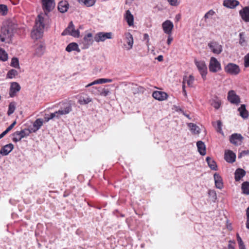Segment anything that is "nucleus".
Masks as SVG:
<instances>
[{"label": "nucleus", "mask_w": 249, "mask_h": 249, "mask_svg": "<svg viewBox=\"0 0 249 249\" xmlns=\"http://www.w3.org/2000/svg\"><path fill=\"white\" fill-rule=\"evenodd\" d=\"M240 45L242 46H245L247 45V41L246 40L245 34L244 32L240 33L239 34V41Z\"/></svg>", "instance_id": "obj_35"}, {"label": "nucleus", "mask_w": 249, "mask_h": 249, "mask_svg": "<svg viewBox=\"0 0 249 249\" xmlns=\"http://www.w3.org/2000/svg\"><path fill=\"white\" fill-rule=\"evenodd\" d=\"M198 151L200 155H205L206 154V146L204 143L201 141H198L196 143Z\"/></svg>", "instance_id": "obj_27"}, {"label": "nucleus", "mask_w": 249, "mask_h": 249, "mask_svg": "<svg viewBox=\"0 0 249 249\" xmlns=\"http://www.w3.org/2000/svg\"><path fill=\"white\" fill-rule=\"evenodd\" d=\"M241 189L243 194L249 195V182H244L242 184Z\"/></svg>", "instance_id": "obj_34"}, {"label": "nucleus", "mask_w": 249, "mask_h": 249, "mask_svg": "<svg viewBox=\"0 0 249 249\" xmlns=\"http://www.w3.org/2000/svg\"><path fill=\"white\" fill-rule=\"evenodd\" d=\"M96 89V87H92L91 89H89V90L92 93H95V90Z\"/></svg>", "instance_id": "obj_62"}, {"label": "nucleus", "mask_w": 249, "mask_h": 249, "mask_svg": "<svg viewBox=\"0 0 249 249\" xmlns=\"http://www.w3.org/2000/svg\"><path fill=\"white\" fill-rule=\"evenodd\" d=\"M152 96L154 98L159 101H163L167 98L168 95L165 92L155 91L153 92Z\"/></svg>", "instance_id": "obj_16"}, {"label": "nucleus", "mask_w": 249, "mask_h": 249, "mask_svg": "<svg viewBox=\"0 0 249 249\" xmlns=\"http://www.w3.org/2000/svg\"><path fill=\"white\" fill-rule=\"evenodd\" d=\"M209 69L211 72L215 73L221 70V64L216 58L212 57L210 60Z\"/></svg>", "instance_id": "obj_4"}, {"label": "nucleus", "mask_w": 249, "mask_h": 249, "mask_svg": "<svg viewBox=\"0 0 249 249\" xmlns=\"http://www.w3.org/2000/svg\"><path fill=\"white\" fill-rule=\"evenodd\" d=\"M246 175V171L241 168L237 169L234 173L235 180L236 181H239Z\"/></svg>", "instance_id": "obj_24"}, {"label": "nucleus", "mask_w": 249, "mask_h": 249, "mask_svg": "<svg viewBox=\"0 0 249 249\" xmlns=\"http://www.w3.org/2000/svg\"><path fill=\"white\" fill-rule=\"evenodd\" d=\"M79 31L75 30L74 26L72 21L69 23L68 27L62 33V36L71 35L74 37H79Z\"/></svg>", "instance_id": "obj_5"}, {"label": "nucleus", "mask_w": 249, "mask_h": 249, "mask_svg": "<svg viewBox=\"0 0 249 249\" xmlns=\"http://www.w3.org/2000/svg\"><path fill=\"white\" fill-rule=\"evenodd\" d=\"M239 14L243 20L249 22V6L243 8L239 11Z\"/></svg>", "instance_id": "obj_21"}, {"label": "nucleus", "mask_w": 249, "mask_h": 249, "mask_svg": "<svg viewBox=\"0 0 249 249\" xmlns=\"http://www.w3.org/2000/svg\"><path fill=\"white\" fill-rule=\"evenodd\" d=\"M96 84H100V82H99V79H97V80H94V81H93L92 82L87 85L85 87L86 88H89L90 86H92L93 85H96Z\"/></svg>", "instance_id": "obj_52"}, {"label": "nucleus", "mask_w": 249, "mask_h": 249, "mask_svg": "<svg viewBox=\"0 0 249 249\" xmlns=\"http://www.w3.org/2000/svg\"><path fill=\"white\" fill-rule=\"evenodd\" d=\"M194 81V76L190 75L189 77L185 76V77L183 78V84L185 85V84L186 83L189 87H192L193 85Z\"/></svg>", "instance_id": "obj_30"}, {"label": "nucleus", "mask_w": 249, "mask_h": 249, "mask_svg": "<svg viewBox=\"0 0 249 249\" xmlns=\"http://www.w3.org/2000/svg\"><path fill=\"white\" fill-rule=\"evenodd\" d=\"M18 133L22 139L28 136L31 133V131L29 129H24L20 131H18Z\"/></svg>", "instance_id": "obj_37"}, {"label": "nucleus", "mask_w": 249, "mask_h": 249, "mask_svg": "<svg viewBox=\"0 0 249 249\" xmlns=\"http://www.w3.org/2000/svg\"><path fill=\"white\" fill-rule=\"evenodd\" d=\"M227 98L228 101L231 104L238 105L240 103L239 96L233 90H231L229 91Z\"/></svg>", "instance_id": "obj_9"}, {"label": "nucleus", "mask_w": 249, "mask_h": 249, "mask_svg": "<svg viewBox=\"0 0 249 249\" xmlns=\"http://www.w3.org/2000/svg\"><path fill=\"white\" fill-rule=\"evenodd\" d=\"M167 35H168V38H167V44L168 45H170L171 44V42H172V41L173 40V38L172 36V34H170V35L169 34Z\"/></svg>", "instance_id": "obj_54"}, {"label": "nucleus", "mask_w": 249, "mask_h": 249, "mask_svg": "<svg viewBox=\"0 0 249 249\" xmlns=\"http://www.w3.org/2000/svg\"><path fill=\"white\" fill-rule=\"evenodd\" d=\"M91 101V99L89 97H87L86 98H80L79 100V103L81 105H86L90 102Z\"/></svg>", "instance_id": "obj_41"}, {"label": "nucleus", "mask_w": 249, "mask_h": 249, "mask_svg": "<svg viewBox=\"0 0 249 249\" xmlns=\"http://www.w3.org/2000/svg\"><path fill=\"white\" fill-rule=\"evenodd\" d=\"M159 61H162L163 59V57L162 55H159L157 58H156Z\"/></svg>", "instance_id": "obj_61"}, {"label": "nucleus", "mask_w": 249, "mask_h": 249, "mask_svg": "<svg viewBox=\"0 0 249 249\" xmlns=\"http://www.w3.org/2000/svg\"><path fill=\"white\" fill-rule=\"evenodd\" d=\"M7 7L4 4H0V13L2 15H5L7 13Z\"/></svg>", "instance_id": "obj_45"}, {"label": "nucleus", "mask_w": 249, "mask_h": 249, "mask_svg": "<svg viewBox=\"0 0 249 249\" xmlns=\"http://www.w3.org/2000/svg\"><path fill=\"white\" fill-rule=\"evenodd\" d=\"M208 47L214 53L218 54L222 51V46L216 41H211L208 44Z\"/></svg>", "instance_id": "obj_10"}, {"label": "nucleus", "mask_w": 249, "mask_h": 249, "mask_svg": "<svg viewBox=\"0 0 249 249\" xmlns=\"http://www.w3.org/2000/svg\"><path fill=\"white\" fill-rule=\"evenodd\" d=\"M162 28L165 34L167 35H170L172 33L174 24L171 21L166 20L162 23Z\"/></svg>", "instance_id": "obj_11"}, {"label": "nucleus", "mask_w": 249, "mask_h": 249, "mask_svg": "<svg viewBox=\"0 0 249 249\" xmlns=\"http://www.w3.org/2000/svg\"><path fill=\"white\" fill-rule=\"evenodd\" d=\"M125 38L127 43V46L124 45L127 50H129L132 48L133 45V38L130 33L125 34Z\"/></svg>", "instance_id": "obj_17"}, {"label": "nucleus", "mask_w": 249, "mask_h": 249, "mask_svg": "<svg viewBox=\"0 0 249 249\" xmlns=\"http://www.w3.org/2000/svg\"><path fill=\"white\" fill-rule=\"evenodd\" d=\"M209 195L210 196L212 197V198L213 201H214L217 198L216 194L215 191L214 190H210L209 191Z\"/></svg>", "instance_id": "obj_47"}, {"label": "nucleus", "mask_w": 249, "mask_h": 249, "mask_svg": "<svg viewBox=\"0 0 249 249\" xmlns=\"http://www.w3.org/2000/svg\"><path fill=\"white\" fill-rule=\"evenodd\" d=\"M215 185L218 189H221L223 187V183L221 176L217 173H215L213 176Z\"/></svg>", "instance_id": "obj_23"}, {"label": "nucleus", "mask_w": 249, "mask_h": 249, "mask_svg": "<svg viewBox=\"0 0 249 249\" xmlns=\"http://www.w3.org/2000/svg\"><path fill=\"white\" fill-rule=\"evenodd\" d=\"M238 111L239 112L240 115L244 119H247L249 117V112L246 108V106L244 104L241 105L238 108Z\"/></svg>", "instance_id": "obj_25"}, {"label": "nucleus", "mask_w": 249, "mask_h": 249, "mask_svg": "<svg viewBox=\"0 0 249 249\" xmlns=\"http://www.w3.org/2000/svg\"><path fill=\"white\" fill-rule=\"evenodd\" d=\"M13 138L12 139V140L14 142H18L22 139L21 137L19 136V134L18 133V131L13 133Z\"/></svg>", "instance_id": "obj_46"}, {"label": "nucleus", "mask_w": 249, "mask_h": 249, "mask_svg": "<svg viewBox=\"0 0 249 249\" xmlns=\"http://www.w3.org/2000/svg\"><path fill=\"white\" fill-rule=\"evenodd\" d=\"M14 149V145L12 143L7 144L2 146L0 150L2 156H7Z\"/></svg>", "instance_id": "obj_18"}, {"label": "nucleus", "mask_w": 249, "mask_h": 249, "mask_svg": "<svg viewBox=\"0 0 249 249\" xmlns=\"http://www.w3.org/2000/svg\"><path fill=\"white\" fill-rule=\"evenodd\" d=\"M43 123V121L42 119L39 118L36 119L33 124V127L35 128L33 131L35 132L38 130L42 125Z\"/></svg>", "instance_id": "obj_33"}, {"label": "nucleus", "mask_w": 249, "mask_h": 249, "mask_svg": "<svg viewBox=\"0 0 249 249\" xmlns=\"http://www.w3.org/2000/svg\"><path fill=\"white\" fill-rule=\"evenodd\" d=\"M236 155L231 150H226L225 152L224 159L226 161L229 163H233L235 161Z\"/></svg>", "instance_id": "obj_13"}, {"label": "nucleus", "mask_w": 249, "mask_h": 249, "mask_svg": "<svg viewBox=\"0 0 249 249\" xmlns=\"http://www.w3.org/2000/svg\"><path fill=\"white\" fill-rule=\"evenodd\" d=\"M98 94L101 96L106 97L107 96L109 93L110 91L108 89H103L101 90H98Z\"/></svg>", "instance_id": "obj_40"}, {"label": "nucleus", "mask_w": 249, "mask_h": 249, "mask_svg": "<svg viewBox=\"0 0 249 249\" xmlns=\"http://www.w3.org/2000/svg\"><path fill=\"white\" fill-rule=\"evenodd\" d=\"M235 242H233V241H232L231 240H230L229 241V248L230 249H234V246H233V244H234Z\"/></svg>", "instance_id": "obj_58"}, {"label": "nucleus", "mask_w": 249, "mask_h": 249, "mask_svg": "<svg viewBox=\"0 0 249 249\" xmlns=\"http://www.w3.org/2000/svg\"><path fill=\"white\" fill-rule=\"evenodd\" d=\"M20 89V85L17 82H13L11 84L9 95L11 97H14L17 92H18Z\"/></svg>", "instance_id": "obj_14"}, {"label": "nucleus", "mask_w": 249, "mask_h": 249, "mask_svg": "<svg viewBox=\"0 0 249 249\" xmlns=\"http://www.w3.org/2000/svg\"><path fill=\"white\" fill-rule=\"evenodd\" d=\"M66 51L68 52H71L72 51H76L78 52H80V49L78 48V46L76 43H71L66 47Z\"/></svg>", "instance_id": "obj_29"}, {"label": "nucleus", "mask_w": 249, "mask_h": 249, "mask_svg": "<svg viewBox=\"0 0 249 249\" xmlns=\"http://www.w3.org/2000/svg\"><path fill=\"white\" fill-rule=\"evenodd\" d=\"M215 12L213 10H210L208 12H207L204 16L205 21H206L207 19L211 18L212 16H213Z\"/></svg>", "instance_id": "obj_42"}, {"label": "nucleus", "mask_w": 249, "mask_h": 249, "mask_svg": "<svg viewBox=\"0 0 249 249\" xmlns=\"http://www.w3.org/2000/svg\"><path fill=\"white\" fill-rule=\"evenodd\" d=\"M195 63L197 67L203 80H205L207 74V67L204 61L195 60Z\"/></svg>", "instance_id": "obj_6"}, {"label": "nucleus", "mask_w": 249, "mask_h": 249, "mask_svg": "<svg viewBox=\"0 0 249 249\" xmlns=\"http://www.w3.org/2000/svg\"><path fill=\"white\" fill-rule=\"evenodd\" d=\"M112 38V34L111 32H99L94 36V39L97 42H103L107 39H111Z\"/></svg>", "instance_id": "obj_8"}, {"label": "nucleus", "mask_w": 249, "mask_h": 249, "mask_svg": "<svg viewBox=\"0 0 249 249\" xmlns=\"http://www.w3.org/2000/svg\"><path fill=\"white\" fill-rule=\"evenodd\" d=\"M244 66L246 68L249 67V53L244 57Z\"/></svg>", "instance_id": "obj_48"}, {"label": "nucleus", "mask_w": 249, "mask_h": 249, "mask_svg": "<svg viewBox=\"0 0 249 249\" xmlns=\"http://www.w3.org/2000/svg\"><path fill=\"white\" fill-rule=\"evenodd\" d=\"M45 46L43 43L36 44L34 53V55L37 57H41L44 53Z\"/></svg>", "instance_id": "obj_15"}, {"label": "nucleus", "mask_w": 249, "mask_h": 249, "mask_svg": "<svg viewBox=\"0 0 249 249\" xmlns=\"http://www.w3.org/2000/svg\"><path fill=\"white\" fill-rule=\"evenodd\" d=\"M125 18L129 26L133 25L134 18L129 10H127L125 13Z\"/></svg>", "instance_id": "obj_28"}, {"label": "nucleus", "mask_w": 249, "mask_h": 249, "mask_svg": "<svg viewBox=\"0 0 249 249\" xmlns=\"http://www.w3.org/2000/svg\"><path fill=\"white\" fill-rule=\"evenodd\" d=\"M16 27V25L9 20L4 22L1 28L0 34L1 41L10 43Z\"/></svg>", "instance_id": "obj_2"}, {"label": "nucleus", "mask_w": 249, "mask_h": 249, "mask_svg": "<svg viewBox=\"0 0 249 249\" xmlns=\"http://www.w3.org/2000/svg\"><path fill=\"white\" fill-rule=\"evenodd\" d=\"M93 42L92 39V34L91 33H89L86 35L83 38V44L85 48H88L91 45Z\"/></svg>", "instance_id": "obj_20"}, {"label": "nucleus", "mask_w": 249, "mask_h": 249, "mask_svg": "<svg viewBox=\"0 0 249 249\" xmlns=\"http://www.w3.org/2000/svg\"><path fill=\"white\" fill-rule=\"evenodd\" d=\"M225 71L232 75H238L241 71L240 67L236 64L229 63L224 67Z\"/></svg>", "instance_id": "obj_3"}, {"label": "nucleus", "mask_w": 249, "mask_h": 249, "mask_svg": "<svg viewBox=\"0 0 249 249\" xmlns=\"http://www.w3.org/2000/svg\"><path fill=\"white\" fill-rule=\"evenodd\" d=\"M8 59V55L6 52L2 49H0V60L5 61Z\"/></svg>", "instance_id": "obj_38"}, {"label": "nucleus", "mask_w": 249, "mask_h": 249, "mask_svg": "<svg viewBox=\"0 0 249 249\" xmlns=\"http://www.w3.org/2000/svg\"><path fill=\"white\" fill-rule=\"evenodd\" d=\"M182 91H183V94L184 95V96H186L187 93H186V91L185 90V86L183 84L182 85Z\"/></svg>", "instance_id": "obj_59"}, {"label": "nucleus", "mask_w": 249, "mask_h": 249, "mask_svg": "<svg viewBox=\"0 0 249 249\" xmlns=\"http://www.w3.org/2000/svg\"><path fill=\"white\" fill-rule=\"evenodd\" d=\"M48 20V15L46 16L45 13L38 15L36 19V24L31 32V36L34 39H37L42 37L44 29Z\"/></svg>", "instance_id": "obj_1"}, {"label": "nucleus", "mask_w": 249, "mask_h": 249, "mask_svg": "<svg viewBox=\"0 0 249 249\" xmlns=\"http://www.w3.org/2000/svg\"><path fill=\"white\" fill-rule=\"evenodd\" d=\"M169 3L172 6H177L179 3V0H167Z\"/></svg>", "instance_id": "obj_51"}, {"label": "nucleus", "mask_w": 249, "mask_h": 249, "mask_svg": "<svg viewBox=\"0 0 249 249\" xmlns=\"http://www.w3.org/2000/svg\"><path fill=\"white\" fill-rule=\"evenodd\" d=\"M223 6L230 9H233L239 4V2L236 0H224Z\"/></svg>", "instance_id": "obj_19"}, {"label": "nucleus", "mask_w": 249, "mask_h": 249, "mask_svg": "<svg viewBox=\"0 0 249 249\" xmlns=\"http://www.w3.org/2000/svg\"><path fill=\"white\" fill-rule=\"evenodd\" d=\"M246 155H249V150L242 151L238 155V158H241L242 157V156Z\"/></svg>", "instance_id": "obj_57"}, {"label": "nucleus", "mask_w": 249, "mask_h": 249, "mask_svg": "<svg viewBox=\"0 0 249 249\" xmlns=\"http://www.w3.org/2000/svg\"><path fill=\"white\" fill-rule=\"evenodd\" d=\"M143 40H145L146 41V44L147 46H149V36L147 34H144L143 35Z\"/></svg>", "instance_id": "obj_53"}, {"label": "nucleus", "mask_w": 249, "mask_h": 249, "mask_svg": "<svg viewBox=\"0 0 249 249\" xmlns=\"http://www.w3.org/2000/svg\"><path fill=\"white\" fill-rule=\"evenodd\" d=\"M16 103L14 102L9 104L8 106V110L7 111V114L8 116L11 115L14 112L16 109Z\"/></svg>", "instance_id": "obj_36"}, {"label": "nucleus", "mask_w": 249, "mask_h": 249, "mask_svg": "<svg viewBox=\"0 0 249 249\" xmlns=\"http://www.w3.org/2000/svg\"><path fill=\"white\" fill-rule=\"evenodd\" d=\"M69 5L67 1H61L58 3V9L61 13H65L67 11Z\"/></svg>", "instance_id": "obj_26"}, {"label": "nucleus", "mask_w": 249, "mask_h": 249, "mask_svg": "<svg viewBox=\"0 0 249 249\" xmlns=\"http://www.w3.org/2000/svg\"><path fill=\"white\" fill-rule=\"evenodd\" d=\"M11 66L15 68H18L19 67V62L17 58L14 57L12 59Z\"/></svg>", "instance_id": "obj_43"}, {"label": "nucleus", "mask_w": 249, "mask_h": 249, "mask_svg": "<svg viewBox=\"0 0 249 249\" xmlns=\"http://www.w3.org/2000/svg\"><path fill=\"white\" fill-rule=\"evenodd\" d=\"M7 131L5 130L1 134H0V139L3 138L7 133Z\"/></svg>", "instance_id": "obj_63"}, {"label": "nucleus", "mask_w": 249, "mask_h": 249, "mask_svg": "<svg viewBox=\"0 0 249 249\" xmlns=\"http://www.w3.org/2000/svg\"><path fill=\"white\" fill-rule=\"evenodd\" d=\"M42 8L45 15H47L50 12L53 10L55 6L54 0H41Z\"/></svg>", "instance_id": "obj_7"}, {"label": "nucleus", "mask_w": 249, "mask_h": 249, "mask_svg": "<svg viewBox=\"0 0 249 249\" xmlns=\"http://www.w3.org/2000/svg\"><path fill=\"white\" fill-rule=\"evenodd\" d=\"M80 2H83L87 6H91L95 3L94 0H80Z\"/></svg>", "instance_id": "obj_44"}, {"label": "nucleus", "mask_w": 249, "mask_h": 249, "mask_svg": "<svg viewBox=\"0 0 249 249\" xmlns=\"http://www.w3.org/2000/svg\"><path fill=\"white\" fill-rule=\"evenodd\" d=\"M212 105L215 108L218 109L220 107L221 104L218 101H214Z\"/></svg>", "instance_id": "obj_56"}, {"label": "nucleus", "mask_w": 249, "mask_h": 249, "mask_svg": "<svg viewBox=\"0 0 249 249\" xmlns=\"http://www.w3.org/2000/svg\"><path fill=\"white\" fill-rule=\"evenodd\" d=\"M206 161L210 167V168L213 170H217V165L215 162L210 157H207L206 158Z\"/></svg>", "instance_id": "obj_32"}, {"label": "nucleus", "mask_w": 249, "mask_h": 249, "mask_svg": "<svg viewBox=\"0 0 249 249\" xmlns=\"http://www.w3.org/2000/svg\"><path fill=\"white\" fill-rule=\"evenodd\" d=\"M188 127L190 128L192 132L195 134H197L200 133V128L196 124L193 123H189L188 124Z\"/></svg>", "instance_id": "obj_31"}, {"label": "nucleus", "mask_w": 249, "mask_h": 249, "mask_svg": "<svg viewBox=\"0 0 249 249\" xmlns=\"http://www.w3.org/2000/svg\"><path fill=\"white\" fill-rule=\"evenodd\" d=\"M247 220L246 222V227L249 229V215H247Z\"/></svg>", "instance_id": "obj_60"}, {"label": "nucleus", "mask_w": 249, "mask_h": 249, "mask_svg": "<svg viewBox=\"0 0 249 249\" xmlns=\"http://www.w3.org/2000/svg\"><path fill=\"white\" fill-rule=\"evenodd\" d=\"M18 74V71L14 69H12L8 71L7 72L6 77L7 78L12 79L15 76L17 75Z\"/></svg>", "instance_id": "obj_39"}, {"label": "nucleus", "mask_w": 249, "mask_h": 249, "mask_svg": "<svg viewBox=\"0 0 249 249\" xmlns=\"http://www.w3.org/2000/svg\"><path fill=\"white\" fill-rule=\"evenodd\" d=\"M217 128H216L217 131L220 133L223 134V132L222 130V128H221L222 123L220 121H218L217 122Z\"/></svg>", "instance_id": "obj_50"}, {"label": "nucleus", "mask_w": 249, "mask_h": 249, "mask_svg": "<svg viewBox=\"0 0 249 249\" xmlns=\"http://www.w3.org/2000/svg\"><path fill=\"white\" fill-rule=\"evenodd\" d=\"M243 137L240 134L234 133L230 137V142L235 145H239L241 144Z\"/></svg>", "instance_id": "obj_12"}, {"label": "nucleus", "mask_w": 249, "mask_h": 249, "mask_svg": "<svg viewBox=\"0 0 249 249\" xmlns=\"http://www.w3.org/2000/svg\"><path fill=\"white\" fill-rule=\"evenodd\" d=\"M236 236H237V240L239 244V248H241L242 247H245L241 238L240 237L238 233H237Z\"/></svg>", "instance_id": "obj_49"}, {"label": "nucleus", "mask_w": 249, "mask_h": 249, "mask_svg": "<svg viewBox=\"0 0 249 249\" xmlns=\"http://www.w3.org/2000/svg\"><path fill=\"white\" fill-rule=\"evenodd\" d=\"M71 110L72 109L71 106L69 104H66L64 108H61L60 109L57 111L59 118L62 115L69 114L71 111Z\"/></svg>", "instance_id": "obj_22"}, {"label": "nucleus", "mask_w": 249, "mask_h": 249, "mask_svg": "<svg viewBox=\"0 0 249 249\" xmlns=\"http://www.w3.org/2000/svg\"><path fill=\"white\" fill-rule=\"evenodd\" d=\"M14 127L13 125L11 124L6 128L5 130L7 131V132H9Z\"/></svg>", "instance_id": "obj_64"}, {"label": "nucleus", "mask_w": 249, "mask_h": 249, "mask_svg": "<svg viewBox=\"0 0 249 249\" xmlns=\"http://www.w3.org/2000/svg\"><path fill=\"white\" fill-rule=\"evenodd\" d=\"M49 116L50 117V118H51V119H53L54 118L59 119L57 111H55L53 113H51Z\"/></svg>", "instance_id": "obj_55"}]
</instances>
